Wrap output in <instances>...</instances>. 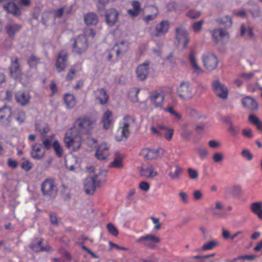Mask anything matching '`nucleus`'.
Here are the masks:
<instances>
[{"label": "nucleus", "mask_w": 262, "mask_h": 262, "mask_svg": "<svg viewBox=\"0 0 262 262\" xmlns=\"http://www.w3.org/2000/svg\"><path fill=\"white\" fill-rule=\"evenodd\" d=\"M249 121L259 131H262V121L260 120L256 116L250 115L249 116Z\"/></svg>", "instance_id": "37"}, {"label": "nucleus", "mask_w": 262, "mask_h": 262, "mask_svg": "<svg viewBox=\"0 0 262 262\" xmlns=\"http://www.w3.org/2000/svg\"><path fill=\"white\" fill-rule=\"evenodd\" d=\"M118 16V13L116 10L114 9L109 10L105 14L106 21L107 25L110 26H113L116 23Z\"/></svg>", "instance_id": "25"}, {"label": "nucleus", "mask_w": 262, "mask_h": 262, "mask_svg": "<svg viewBox=\"0 0 262 262\" xmlns=\"http://www.w3.org/2000/svg\"><path fill=\"white\" fill-rule=\"evenodd\" d=\"M164 97L163 92L155 91L150 94L148 97V100L149 101L151 105L155 107L162 109Z\"/></svg>", "instance_id": "9"}, {"label": "nucleus", "mask_w": 262, "mask_h": 262, "mask_svg": "<svg viewBox=\"0 0 262 262\" xmlns=\"http://www.w3.org/2000/svg\"><path fill=\"white\" fill-rule=\"evenodd\" d=\"M242 104L244 107L251 111H256L258 108L257 102L252 97H246L242 99Z\"/></svg>", "instance_id": "24"}, {"label": "nucleus", "mask_w": 262, "mask_h": 262, "mask_svg": "<svg viewBox=\"0 0 262 262\" xmlns=\"http://www.w3.org/2000/svg\"><path fill=\"white\" fill-rule=\"evenodd\" d=\"M160 242V239L159 237L151 234L142 236L137 240V243L143 244L151 249L155 248V244Z\"/></svg>", "instance_id": "12"}, {"label": "nucleus", "mask_w": 262, "mask_h": 262, "mask_svg": "<svg viewBox=\"0 0 262 262\" xmlns=\"http://www.w3.org/2000/svg\"><path fill=\"white\" fill-rule=\"evenodd\" d=\"M15 99L17 103L24 106L29 103L30 96L28 92L19 91L15 94Z\"/></svg>", "instance_id": "22"}, {"label": "nucleus", "mask_w": 262, "mask_h": 262, "mask_svg": "<svg viewBox=\"0 0 262 262\" xmlns=\"http://www.w3.org/2000/svg\"><path fill=\"white\" fill-rule=\"evenodd\" d=\"M110 167L120 168L123 167L122 158L120 156H116L114 160L110 164Z\"/></svg>", "instance_id": "40"}, {"label": "nucleus", "mask_w": 262, "mask_h": 262, "mask_svg": "<svg viewBox=\"0 0 262 262\" xmlns=\"http://www.w3.org/2000/svg\"><path fill=\"white\" fill-rule=\"evenodd\" d=\"M20 166L23 170L28 171L32 168V164L28 159H23Z\"/></svg>", "instance_id": "45"}, {"label": "nucleus", "mask_w": 262, "mask_h": 262, "mask_svg": "<svg viewBox=\"0 0 262 262\" xmlns=\"http://www.w3.org/2000/svg\"><path fill=\"white\" fill-rule=\"evenodd\" d=\"M242 134L245 137L248 138H252L253 137V134L250 128H246L243 130Z\"/></svg>", "instance_id": "61"}, {"label": "nucleus", "mask_w": 262, "mask_h": 262, "mask_svg": "<svg viewBox=\"0 0 262 262\" xmlns=\"http://www.w3.org/2000/svg\"><path fill=\"white\" fill-rule=\"evenodd\" d=\"M192 135V132L187 129H183L180 134L181 137L185 141H188Z\"/></svg>", "instance_id": "48"}, {"label": "nucleus", "mask_w": 262, "mask_h": 262, "mask_svg": "<svg viewBox=\"0 0 262 262\" xmlns=\"http://www.w3.org/2000/svg\"><path fill=\"white\" fill-rule=\"evenodd\" d=\"M220 23L224 25L227 27H230L232 25V21L231 18L229 16H225L222 18Z\"/></svg>", "instance_id": "47"}, {"label": "nucleus", "mask_w": 262, "mask_h": 262, "mask_svg": "<svg viewBox=\"0 0 262 262\" xmlns=\"http://www.w3.org/2000/svg\"><path fill=\"white\" fill-rule=\"evenodd\" d=\"M250 208L253 213L256 214L259 219L262 220V202L252 203Z\"/></svg>", "instance_id": "32"}, {"label": "nucleus", "mask_w": 262, "mask_h": 262, "mask_svg": "<svg viewBox=\"0 0 262 262\" xmlns=\"http://www.w3.org/2000/svg\"><path fill=\"white\" fill-rule=\"evenodd\" d=\"M106 174L105 170H101L94 176L86 178L84 184L85 192L88 194H93L96 189L105 182Z\"/></svg>", "instance_id": "1"}, {"label": "nucleus", "mask_w": 262, "mask_h": 262, "mask_svg": "<svg viewBox=\"0 0 262 262\" xmlns=\"http://www.w3.org/2000/svg\"><path fill=\"white\" fill-rule=\"evenodd\" d=\"M224 159V155L219 152H214L212 155V160L214 163H220Z\"/></svg>", "instance_id": "46"}, {"label": "nucleus", "mask_w": 262, "mask_h": 262, "mask_svg": "<svg viewBox=\"0 0 262 262\" xmlns=\"http://www.w3.org/2000/svg\"><path fill=\"white\" fill-rule=\"evenodd\" d=\"M41 144H35L32 146L31 157L36 160L42 158L45 154V150L41 149Z\"/></svg>", "instance_id": "23"}, {"label": "nucleus", "mask_w": 262, "mask_h": 262, "mask_svg": "<svg viewBox=\"0 0 262 262\" xmlns=\"http://www.w3.org/2000/svg\"><path fill=\"white\" fill-rule=\"evenodd\" d=\"M82 138V135L71 128L66 133L64 142L67 148L76 151L81 146Z\"/></svg>", "instance_id": "2"}, {"label": "nucleus", "mask_w": 262, "mask_h": 262, "mask_svg": "<svg viewBox=\"0 0 262 262\" xmlns=\"http://www.w3.org/2000/svg\"><path fill=\"white\" fill-rule=\"evenodd\" d=\"M64 102L67 108H73L76 104V101L74 95L70 94H66L64 97Z\"/></svg>", "instance_id": "33"}, {"label": "nucleus", "mask_w": 262, "mask_h": 262, "mask_svg": "<svg viewBox=\"0 0 262 262\" xmlns=\"http://www.w3.org/2000/svg\"><path fill=\"white\" fill-rule=\"evenodd\" d=\"M212 88L215 94L220 98L226 99L228 96V89L225 85L218 80L212 82Z\"/></svg>", "instance_id": "18"}, {"label": "nucleus", "mask_w": 262, "mask_h": 262, "mask_svg": "<svg viewBox=\"0 0 262 262\" xmlns=\"http://www.w3.org/2000/svg\"><path fill=\"white\" fill-rule=\"evenodd\" d=\"M109 155V147L106 143H102L97 148L95 156L99 160H104Z\"/></svg>", "instance_id": "20"}, {"label": "nucleus", "mask_w": 262, "mask_h": 262, "mask_svg": "<svg viewBox=\"0 0 262 262\" xmlns=\"http://www.w3.org/2000/svg\"><path fill=\"white\" fill-rule=\"evenodd\" d=\"M140 92V89L137 88H133L129 92L128 95L130 100L133 102L138 101V95Z\"/></svg>", "instance_id": "42"}, {"label": "nucleus", "mask_w": 262, "mask_h": 262, "mask_svg": "<svg viewBox=\"0 0 262 262\" xmlns=\"http://www.w3.org/2000/svg\"><path fill=\"white\" fill-rule=\"evenodd\" d=\"M38 60H39V59L37 57H36L35 56L31 55L29 57V58L28 60V62L30 67H33L37 63V62H38Z\"/></svg>", "instance_id": "62"}, {"label": "nucleus", "mask_w": 262, "mask_h": 262, "mask_svg": "<svg viewBox=\"0 0 262 262\" xmlns=\"http://www.w3.org/2000/svg\"><path fill=\"white\" fill-rule=\"evenodd\" d=\"M254 75V72L242 73L239 75V77L244 79L246 81H248L251 79Z\"/></svg>", "instance_id": "50"}, {"label": "nucleus", "mask_w": 262, "mask_h": 262, "mask_svg": "<svg viewBox=\"0 0 262 262\" xmlns=\"http://www.w3.org/2000/svg\"><path fill=\"white\" fill-rule=\"evenodd\" d=\"M130 131L125 130L120 126L117 131L115 138L118 141H125L128 137Z\"/></svg>", "instance_id": "31"}, {"label": "nucleus", "mask_w": 262, "mask_h": 262, "mask_svg": "<svg viewBox=\"0 0 262 262\" xmlns=\"http://www.w3.org/2000/svg\"><path fill=\"white\" fill-rule=\"evenodd\" d=\"M228 131L233 135H236L239 133V128L238 126H234L232 123H230Z\"/></svg>", "instance_id": "55"}, {"label": "nucleus", "mask_w": 262, "mask_h": 262, "mask_svg": "<svg viewBox=\"0 0 262 262\" xmlns=\"http://www.w3.org/2000/svg\"><path fill=\"white\" fill-rule=\"evenodd\" d=\"M182 168L178 165H174L169 167V177L173 180H178L182 173Z\"/></svg>", "instance_id": "29"}, {"label": "nucleus", "mask_w": 262, "mask_h": 262, "mask_svg": "<svg viewBox=\"0 0 262 262\" xmlns=\"http://www.w3.org/2000/svg\"><path fill=\"white\" fill-rule=\"evenodd\" d=\"M88 47L86 37L83 35H79L73 44V52L77 54H81L87 50Z\"/></svg>", "instance_id": "6"}, {"label": "nucleus", "mask_w": 262, "mask_h": 262, "mask_svg": "<svg viewBox=\"0 0 262 262\" xmlns=\"http://www.w3.org/2000/svg\"><path fill=\"white\" fill-rule=\"evenodd\" d=\"M42 242V239H37L36 242L32 243L31 246V249L35 252L40 251H49L51 249V247L49 245H47L45 247L41 246Z\"/></svg>", "instance_id": "28"}, {"label": "nucleus", "mask_w": 262, "mask_h": 262, "mask_svg": "<svg viewBox=\"0 0 262 262\" xmlns=\"http://www.w3.org/2000/svg\"><path fill=\"white\" fill-rule=\"evenodd\" d=\"M177 92L179 96L184 100L190 99L192 97V88L188 82H181Z\"/></svg>", "instance_id": "11"}, {"label": "nucleus", "mask_w": 262, "mask_h": 262, "mask_svg": "<svg viewBox=\"0 0 262 262\" xmlns=\"http://www.w3.org/2000/svg\"><path fill=\"white\" fill-rule=\"evenodd\" d=\"M242 192V186L237 185L232 187V193L234 195L237 196Z\"/></svg>", "instance_id": "59"}, {"label": "nucleus", "mask_w": 262, "mask_h": 262, "mask_svg": "<svg viewBox=\"0 0 262 262\" xmlns=\"http://www.w3.org/2000/svg\"><path fill=\"white\" fill-rule=\"evenodd\" d=\"M94 127V121L88 117H81L77 119L72 129L81 135L89 134Z\"/></svg>", "instance_id": "3"}, {"label": "nucleus", "mask_w": 262, "mask_h": 262, "mask_svg": "<svg viewBox=\"0 0 262 262\" xmlns=\"http://www.w3.org/2000/svg\"><path fill=\"white\" fill-rule=\"evenodd\" d=\"M11 63L9 67L10 74L15 79L21 80V71L18 64V58L17 57L11 58Z\"/></svg>", "instance_id": "10"}, {"label": "nucleus", "mask_w": 262, "mask_h": 262, "mask_svg": "<svg viewBox=\"0 0 262 262\" xmlns=\"http://www.w3.org/2000/svg\"><path fill=\"white\" fill-rule=\"evenodd\" d=\"M107 228L108 232L114 236H117L118 234V232L116 228L113 224L109 223L107 225Z\"/></svg>", "instance_id": "53"}, {"label": "nucleus", "mask_w": 262, "mask_h": 262, "mask_svg": "<svg viewBox=\"0 0 262 262\" xmlns=\"http://www.w3.org/2000/svg\"><path fill=\"white\" fill-rule=\"evenodd\" d=\"M52 146L57 157H62L63 155V149L59 141L55 140L52 143Z\"/></svg>", "instance_id": "38"}, {"label": "nucleus", "mask_w": 262, "mask_h": 262, "mask_svg": "<svg viewBox=\"0 0 262 262\" xmlns=\"http://www.w3.org/2000/svg\"><path fill=\"white\" fill-rule=\"evenodd\" d=\"M193 69V72L196 75H200L204 72V70L199 65L198 63L193 65L191 66Z\"/></svg>", "instance_id": "57"}, {"label": "nucleus", "mask_w": 262, "mask_h": 262, "mask_svg": "<svg viewBox=\"0 0 262 262\" xmlns=\"http://www.w3.org/2000/svg\"><path fill=\"white\" fill-rule=\"evenodd\" d=\"M249 11L253 17H257L260 16L259 8L256 5H254L253 8Z\"/></svg>", "instance_id": "56"}, {"label": "nucleus", "mask_w": 262, "mask_h": 262, "mask_svg": "<svg viewBox=\"0 0 262 262\" xmlns=\"http://www.w3.org/2000/svg\"><path fill=\"white\" fill-rule=\"evenodd\" d=\"M141 174L147 178H153L157 175V172L154 170L152 166L142 168Z\"/></svg>", "instance_id": "34"}, {"label": "nucleus", "mask_w": 262, "mask_h": 262, "mask_svg": "<svg viewBox=\"0 0 262 262\" xmlns=\"http://www.w3.org/2000/svg\"><path fill=\"white\" fill-rule=\"evenodd\" d=\"M134 123V119L130 116H126L124 117L120 124V126L125 130L130 131L129 128L130 126L133 125Z\"/></svg>", "instance_id": "35"}, {"label": "nucleus", "mask_w": 262, "mask_h": 262, "mask_svg": "<svg viewBox=\"0 0 262 262\" xmlns=\"http://www.w3.org/2000/svg\"><path fill=\"white\" fill-rule=\"evenodd\" d=\"M20 25L16 24L14 21H9L6 26V31L9 36L13 37L21 29Z\"/></svg>", "instance_id": "21"}, {"label": "nucleus", "mask_w": 262, "mask_h": 262, "mask_svg": "<svg viewBox=\"0 0 262 262\" xmlns=\"http://www.w3.org/2000/svg\"><path fill=\"white\" fill-rule=\"evenodd\" d=\"M102 121L105 129H108L112 125L114 120L112 113L110 111L107 110L104 113Z\"/></svg>", "instance_id": "27"}, {"label": "nucleus", "mask_w": 262, "mask_h": 262, "mask_svg": "<svg viewBox=\"0 0 262 262\" xmlns=\"http://www.w3.org/2000/svg\"><path fill=\"white\" fill-rule=\"evenodd\" d=\"M163 134H165V137L168 141H170L172 138L173 130L172 129L168 128Z\"/></svg>", "instance_id": "63"}, {"label": "nucleus", "mask_w": 262, "mask_h": 262, "mask_svg": "<svg viewBox=\"0 0 262 262\" xmlns=\"http://www.w3.org/2000/svg\"><path fill=\"white\" fill-rule=\"evenodd\" d=\"M188 173L189 178L193 180H196L198 178L199 173L196 170L189 168L188 169Z\"/></svg>", "instance_id": "51"}, {"label": "nucleus", "mask_w": 262, "mask_h": 262, "mask_svg": "<svg viewBox=\"0 0 262 262\" xmlns=\"http://www.w3.org/2000/svg\"><path fill=\"white\" fill-rule=\"evenodd\" d=\"M95 97L100 103L103 105L106 104L108 99V96L103 89H98L94 91Z\"/></svg>", "instance_id": "26"}, {"label": "nucleus", "mask_w": 262, "mask_h": 262, "mask_svg": "<svg viewBox=\"0 0 262 262\" xmlns=\"http://www.w3.org/2000/svg\"><path fill=\"white\" fill-rule=\"evenodd\" d=\"M216 242L215 241H210L208 243L204 244L202 247L203 250H209L212 249L215 245Z\"/></svg>", "instance_id": "58"}, {"label": "nucleus", "mask_w": 262, "mask_h": 262, "mask_svg": "<svg viewBox=\"0 0 262 262\" xmlns=\"http://www.w3.org/2000/svg\"><path fill=\"white\" fill-rule=\"evenodd\" d=\"M176 36L178 43L183 45L184 48H186L189 41L186 30L182 27L177 28Z\"/></svg>", "instance_id": "14"}, {"label": "nucleus", "mask_w": 262, "mask_h": 262, "mask_svg": "<svg viewBox=\"0 0 262 262\" xmlns=\"http://www.w3.org/2000/svg\"><path fill=\"white\" fill-rule=\"evenodd\" d=\"M35 130L41 134H47L49 132L48 125L43 122H39L36 123Z\"/></svg>", "instance_id": "36"}, {"label": "nucleus", "mask_w": 262, "mask_h": 262, "mask_svg": "<svg viewBox=\"0 0 262 262\" xmlns=\"http://www.w3.org/2000/svg\"><path fill=\"white\" fill-rule=\"evenodd\" d=\"M242 155L244 158H246L248 160H251L253 158L252 154L247 149H245L242 151Z\"/></svg>", "instance_id": "60"}, {"label": "nucleus", "mask_w": 262, "mask_h": 262, "mask_svg": "<svg viewBox=\"0 0 262 262\" xmlns=\"http://www.w3.org/2000/svg\"><path fill=\"white\" fill-rule=\"evenodd\" d=\"M204 66L209 71L215 69L217 66L218 60L216 56L211 53H205L202 56Z\"/></svg>", "instance_id": "7"}, {"label": "nucleus", "mask_w": 262, "mask_h": 262, "mask_svg": "<svg viewBox=\"0 0 262 262\" xmlns=\"http://www.w3.org/2000/svg\"><path fill=\"white\" fill-rule=\"evenodd\" d=\"M203 24V20H200L199 21L194 22L192 25V30L195 33L200 32L202 29Z\"/></svg>", "instance_id": "43"}, {"label": "nucleus", "mask_w": 262, "mask_h": 262, "mask_svg": "<svg viewBox=\"0 0 262 262\" xmlns=\"http://www.w3.org/2000/svg\"><path fill=\"white\" fill-rule=\"evenodd\" d=\"M84 21L87 26L96 25L98 23V18L96 14L88 13L84 15Z\"/></svg>", "instance_id": "30"}, {"label": "nucleus", "mask_w": 262, "mask_h": 262, "mask_svg": "<svg viewBox=\"0 0 262 262\" xmlns=\"http://www.w3.org/2000/svg\"><path fill=\"white\" fill-rule=\"evenodd\" d=\"M193 196L195 200H200L203 198V192L200 190H195L193 193Z\"/></svg>", "instance_id": "64"}, {"label": "nucleus", "mask_w": 262, "mask_h": 262, "mask_svg": "<svg viewBox=\"0 0 262 262\" xmlns=\"http://www.w3.org/2000/svg\"><path fill=\"white\" fill-rule=\"evenodd\" d=\"M68 54L64 50L61 51L57 55L55 67L58 72L63 71L67 67Z\"/></svg>", "instance_id": "16"}, {"label": "nucleus", "mask_w": 262, "mask_h": 262, "mask_svg": "<svg viewBox=\"0 0 262 262\" xmlns=\"http://www.w3.org/2000/svg\"><path fill=\"white\" fill-rule=\"evenodd\" d=\"M12 119V109L8 105L0 107V125L7 126L10 124Z\"/></svg>", "instance_id": "8"}, {"label": "nucleus", "mask_w": 262, "mask_h": 262, "mask_svg": "<svg viewBox=\"0 0 262 262\" xmlns=\"http://www.w3.org/2000/svg\"><path fill=\"white\" fill-rule=\"evenodd\" d=\"M153 13L145 16L143 18V20L146 23H148L150 20L155 19L158 16V10L157 7H154L152 10Z\"/></svg>", "instance_id": "41"}, {"label": "nucleus", "mask_w": 262, "mask_h": 262, "mask_svg": "<svg viewBox=\"0 0 262 262\" xmlns=\"http://www.w3.org/2000/svg\"><path fill=\"white\" fill-rule=\"evenodd\" d=\"M188 60L190 62V66L198 63L196 59V53L194 51H192L190 52L188 56Z\"/></svg>", "instance_id": "49"}, {"label": "nucleus", "mask_w": 262, "mask_h": 262, "mask_svg": "<svg viewBox=\"0 0 262 262\" xmlns=\"http://www.w3.org/2000/svg\"><path fill=\"white\" fill-rule=\"evenodd\" d=\"M164 153L162 148L151 149L149 148L143 149L141 151L142 156L146 159L151 160L161 157Z\"/></svg>", "instance_id": "17"}, {"label": "nucleus", "mask_w": 262, "mask_h": 262, "mask_svg": "<svg viewBox=\"0 0 262 262\" xmlns=\"http://www.w3.org/2000/svg\"><path fill=\"white\" fill-rule=\"evenodd\" d=\"M26 118L25 113L23 111H18L17 113V116L16 117V120L19 123H23Z\"/></svg>", "instance_id": "54"}, {"label": "nucleus", "mask_w": 262, "mask_h": 262, "mask_svg": "<svg viewBox=\"0 0 262 262\" xmlns=\"http://www.w3.org/2000/svg\"><path fill=\"white\" fill-rule=\"evenodd\" d=\"M169 22L167 20H163L157 24L152 32L153 36L160 37L166 34L169 28Z\"/></svg>", "instance_id": "13"}, {"label": "nucleus", "mask_w": 262, "mask_h": 262, "mask_svg": "<svg viewBox=\"0 0 262 262\" xmlns=\"http://www.w3.org/2000/svg\"><path fill=\"white\" fill-rule=\"evenodd\" d=\"M41 190L44 195L53 197L57 192V188L53 180L47 179L41 184Z\"/></svg>", "instance_id": "5"}, {"label": "nucleus", "mask_w": 262, "mask_h": 262, "mask_svg": "<svg viewBox=\"0 0 262 262\" xmlns=\"http://www.w3.org/2000/svg\"><path fill=\"white\" fill-rule=\"evenodd\" d=\"M152 71V64L149 61H145L139 64L136 70L138 79L140 81L145 80Z\"/></svg>", "instance_id": "4"}, {"label": "nucleus", "mask_w": 262, "mask_h": 262, "mask_svg": "<svg viewBox=\"0 0 262 262\" xmlns=\"http://www.w3.org/2000/svg\"><path fill=\"white\" fill-rule=\"evenodd\" d=\"M201 15V12L200 11H197L194 9H191L188 11L186 15L191 19H197Z\"/></svg>", "instance_id": "44"}, {"label": "nucleus", "mask_w": 262, "mask_h": 262, "mask_svg": "<svg viewBox=\"0 0 262 262\" xmlns=\"http://www.w3.org/2000/svg\"><path fill=\"white\" fill-rule=\"evenodd\" d=\"M195 151L198 154L201 159L203 160L207 157L209 152L208 150L202 146H199L195 148Z\"/></svg>", "instance_id": "39"}, {"label": "nucleus", "mask_w": 262, "mask_h": 262, "mask_svg": "<svg viewBox=\"0 0 262 262\" xmlns=\"http://www.w3.org/2000/svg\"><path fill=\"white\" fill-rule=\"evenodd\" d=\"M212 37L216 42L222 41L228 38V33L226 30L222 28L215 29L212 31Z\"/></svg>", "instance_id": "19"}, {"label": "nucleus", "mask_w": 262, "mask_h": 262, "mask_svg": "<svg viewBox=\"0 0 262 262\" xmlns=\"http://www.w3.org/2000/svg\"><path fill=\"white\" fill-rule=\"evenodd\" d=\"M41 141H42L44 147L46 149H49L51 148L52 146L51 139L45 138L42 137L41 138Z\"/></svg>", "instance_id": "52"}, {"label": "nucleus", "mask_w": 262, "mask_h": 262, "mask_svg": "<svg viewBox=\"0 0 262 262\" xmlns=\"http://www.w3.org/2000/svg\"><path fill=\"white\" fill-rule=\"evenodd\" d=\"M15 0H0V4L3 5V7L8 13L14 15L20 14V11L17 6L14 3Z\"/></svg>", "instance_id": "15"}]
</instances>
